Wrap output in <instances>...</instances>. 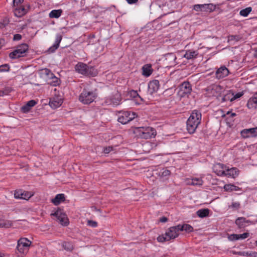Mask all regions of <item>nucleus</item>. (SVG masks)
I'll return each mask as SVG.
<instances>
[{"label":"nucleus","mask_w":257,"mask_h":257,"mask_svg":"<svg viewBox=\"0 0 257 257\" xmlns=\"http://www.w3.org/2000/svg\"><path fill=\"white\" fill-rule=\"evenodd\" d=\"M201 120V113L196 110H193L186 122V128L189 134L195 133Z\"/></svg>","instance_id":"1"},{"label":"nucleus","mask_w":257,"mask_h":257,"mask_svg":"<svg viewBox=\"0 0 257 257\" xmlns=\"http://www.w3.org/2000/svg\"><path fill=\"white\" fill-rule=\"evenodd\" d=\"M179 232L180 230L179 229L178 225L171 227L167 231H166L164 234L159 235L157 237V240L159 242H163L164 241L174 239L179 236Z\"/></svg>","instance_id":"2"},{"label":"nucleus","mask_w":257,"mask_h":257,"mask_svg":"<svg viewBox=\"0 0 257 257\" xmlns=\"http://www.w3.org/2000/svg\"><path fill=\"white\" fill-rule=\"evenodd\" d=\"M75 69L79 73L86 76H95L97 73L96 70L93 68L89 67L82 62H79L76 65Z\"/></svg>","instance_id":"3"},{"label":"nucleus","mask_w":257,"mask_h":257,"mask_svg":"<svg viewBox=\"0 0 257 257\" xmlns=\"http://www.w3.org/2000/svg\"><path fill=\"white\" fill-rule=\"evenodd\" d=\"M96 96V94L93 91L84 89L79 96V100L83 104H90L94 100Z\"/></svg>","instance_id":"4"},{"label":"nucleus","mask_w":257,"mask_h":257,"mask_svg":"<svg viewBox=\"0 0 257 257\" xmlns=\"http://www.w3.org/2000/svg\"><path fill=\"white\" fill-rule=\"evenodd\" d=\"M136 132L139 137L145 139L151 138L156 135L155 130L151 127H138Z\"/></svg>","instance_id":"5"},{"label":"nucleus","mask_w":257,"mask_h":257,"mask_svg":"<svg viewBox=\"0 0 257 257\" xmlns=\"http://www.w3.org/2000/svg\"><path fill=\"white\" fill-rule=\"evenodd\" d=\"M28 48L29 46L27 44H22L18 46L16 49L9 54V57L13 59L24 57L26 55Z\"/></svg>","instance_id":"6"},{"label":"nucleus","mask_w":257,"mask_h":257,"mask_svg":"<svg viewBox=\"0 0 257 257\" xmlns=\"http://www.w3.org/2000/svg\"><path fill=\"white\" fill-rule=\"evenodd\" d=\"M137 116V114L134 112L122 111L119 112L117 120L119 122L124 124L134 119Z\"/></svg>","instance_id":"7"},{"label":"nucleus","mask_w":257,"mask_h":257,"mask_svg":"<svg viewBox=\"0 0 257 257\" xmlns=\"http://www.w3.org/2000/svg\"><path fill=\"white\" fill-rule=\"evenodd\" d=\"M223 90V88L221 86L215 84L208 86L205 89V90L207 92L206 94H207L208 96H214L217 98L219 96H220V95Z\"/></svg>","instance_id":"8"},{"label":"nucleus","mask_w":257,"mask_h":257,"mask_svg":"<svg viewBox=\"0 0 257 257\" xmlns=\"http://www.w3.org/2000/svg\"><path fill=\"white\" fill-rule=\"evenodd\" d=\"M31 242L26 238H21L18 241L17 249L19 252L25 253L28 250Z\"/></svg>","instance_id":"9"},{"label":"nucleus","mask_w":257,"mask_h":257,"mask_svg":"<svg viewBox=\"0 0 257 257\" xmlns=\"http://www.w3.org/2000/svg\"><path fill=\"white\" fill-rule=\"evenodd\" d=\"M51 215L55 216L58 221L62 225L67 226L68 224V219L62 210L58 209Z\"/></svg>","instance_id":"10"},{"label":"nucleus","mask_w":257,"mask_h":257,"mask_svg":"<svg viewBox=\"0 0 257 257\" xmlns=\"http://www.w3.org/2000/svg\"><path fill=\"white\" fill-rule=\"evenodd\" d=\"M192 91L191 85L189 82H184L179 86L178 95L180 97H184L189 94Z\"/></svg>","instance_id":"11"},{"label":"nucleus","mask_w":257,"mask_h":257,"mask_svg":"<svg viewBox=\"0 0 257 257\" xmlns=\"http://www.w3.org/2000/svg\"><path fill=\"white\" fill-rule=\"evenodd\" d=\"M241 136L243 138L255 137L257 136V127L244 129L240 132Z\"/></svg>","instance_id":"12"},{"label":"nucleus","mask_w":257,"mask_h":257,"mask_svg":"<svg viewBox=\"0 0 257 257\" xmlns=\"http://www.w3.org/2000/svg\"><path fill=\"white\" fill-rule=\"evenodd\" d=\"M226 167L222 164L217 163L213 165V171L218 176H224Z\"/></svg>","instance_id":"13"},{"label":"nucleus","mask_w":257,"mask_h":257,"mask_svg":"<svg viewBox=\"0 0 257 257\" xmlns=\"http://www.w3.org/2000/svg\"><path fill=\"white\" fill-rule=\"evenodd\" d=\"M235 223L239 228H243L252 224V222L243 217H240L235 220Z\"/></svg>","instance_id":"14"},{"label":"nucleus","mask_w":257,"mask_h":257,"mask_svg":"<svg viewBox=\"0 0 257 257\" xmlns=\"http://www.w3.org/2000/svg\"><path fill=\"white\" fill-rule=\"evenodd\" d=\"M33 194L29 192L23 191L21 190H16L14 193V197L17 199H22L27 200L29 199Z\"/></svg>","instance_id":"15"},{"label":"nucleus","mask_w":257,"mask_h":257,"mask_svg":"<svg viewBox=\"0 0 257 257\" xmlns=\"http://www.w3.org/2000/svg\"><path fill=\"white\" fill-rule=\"evenodd\" d=\"M121 101L120 94L119 93H116L113 96L108 98L106 100V102L109 103L113 106H117L119 104Z\"/></svg>","instance_id":"16"},{"label":"nucleus","mask_w":257,"mask_h":257,"mask_svg":"<svg viewBox=\"0 0 257 257\" xmlns=\"http://www.w3.org/2000/svg\"><path fill=\"white\" fill-rule=\"evenodd\" d=\"M228 74V70L225 66H221L216 70L215 76L217 79H220L227 76Z\"/></svg>","instance_id":"17"},{"label":"nucleus","mask_w":257,"mask_h":257,"mask_svg":"<svg viewBox=\"0 0 257 257\" xmlns=\"http://www.w3.org/2000/svg\"><path fill=\"white\" fill-rule=\"evenodd\" d=\"M238 170L236 168H229L226 166L224 176L234 178L238 176Z\"/></svg>","instance_id":"18"},{"label":"nucleus","mask_w":257,"mask_h":257,"mask_svg":"<svg viewBox=\"0 0 257 257\" xmlns=\"http://www.w3.org/2000/svg\"><path fill=\"white\" fill-rule=\"evenodd\" d=\"M159 88V82L157 80L150 81L148 84V89L150 93L153 94L158 91Z\"/></svg>","instance_id":"19"},{"label":"nucleus","mask_w":257,"mask_h":257,"mask_svg":"<svg viewBox=\"0 0 257 257\" xmlns=\"http://www.w3.org/2000/svg\"><path fill=\"white\" fill-rule=\"evenodd\" d=\"M247 106L249 109L257 108V93L248 99L247 103Z\"/></svg>","instance_id":"20"},{"label":"nucleus","mask_w":257,"mask_h":257,"mask_svg":"<svg viewBox=\"0 0 257 257\" xmlns=\"http://www.w3.org/2000/svg\"><path fill=\"white\" fill-rule=\"evenodd\" d=\"M153 70L152 68V65L150 64H147L144 65L142 67V75L145 77L150 76Z\"/></svg>","instance_id":"21"},{"label":"nucleus","mask_w":257,"mask_h":257,"mask_svg":"<svg viewBox=\"0 0 257 257\" xmlns=\"http://www.w3.org/2000/svg\"><path fill=\"white\" fill-rule=\"evenodd\" d=\"M62 100L61 99L53 98H51L49 102V105L52 108H56L62 104Z\"/></svg>","instance_id":"22"},{"label":"nucleus","mask_w":257,"mask_h":257,"mask_svg":"<svg viewBox=\"0 0 257 257\" xmlns=\"http://www.w3.org/2000/svg\"><path fill=\"white\" fill-rule=\"evenodd\" d=\"M156 146L157 145L154 143L147 142L143 144L142 147L143 151L145 153H149L151 150L155 148Z\"/></svg>","instance_id":"23"},{"label":"nucleus","mask_w":257,"mask_h":257,"mask_svg":"<svg viewBox=\"0 0 257 257\" xmlns=\"http://www.w3.org/2000/svg\"><path fill=\"white\" fill-rule=\"evenodd\" d=\"M14 15L17 17H21L26 13V10L23 6L15 7Z\"/></svg>","instance_id":"24"},{"label":"nucleus","mask_w":257,"mask_h":257,"mask_svg":"<svg viewBox=\"0 0 257 257\" xmlns=\"http://www.w3.org/2000/svg\"><path fill=\"white\" fill-rule=\"evenodd\" d=\"M64 201L65 195L64 194H58L52 200V203L55 205H58L61 202H64Z\"/></svg>","instance_id":"25"},{"label":"nucleus","mask_w":257,"mask_h":257,"mask_svg":"<svg viewBox=\"0 0 257 257\" xmlns=\"http://www.w3.org/2000/svg\"><path fill=\"white\" fill-rule=\"evenodd\" d=\"M62 40V36L60 35H57L56 37L54 44L51 47L49 50L51 52L55 51L59 46V44Z\"/></svg>","instance_id":"26"},{"label":"nucleus","mask_w":257,"mask_h":257,"mask_svg":"<svg viewBox=\"0 0 257 257\" xmlns=\"http://www.w3.org/2000/svg\"><path fill=\"white\" fill-rule=\"evenodd\" d=\"M223 188L225 191L227 192L238 191L241 190V189L238 186L230 184H225Z\"/></svg>","instance_id":"27"},{"label":"nucleus","mask_w":257,"mask_h":257,"mask_svg":"<svg viewBox=\"0 0 257 257\" xmlns=\"http://www.w3.org/2000/svg\"><path fill=\"white\" fill-rule=\"evenodd\" d=\"M176 57L175 55L173 53L168 54L166 56V60L168 62V64L171 66L176 64Z\"/></svg>","instance_id":"28"},{"label":"nucleus","mask_w":257,"mask_h":257,"mask_svg":"<svg viewBox=\"0 0 257 257\" xmlns=\"http://www.w3.org/2000/svg\"><path fill=\"white\" fill-rule=\"evenodd\" d=\"M201 11L212 12L215 10V7L212 4L201 5Z\"/></svg>","instance_id":"29"},{"label":"nucleus","mask_w":257,"mask_h":257,"mask_svg":"<svg viewBox=\"0 0 257 257\" xmlns=\"http://www.w3.org/2000/svg\"><path fill=\"white\" fill-rule=\"evenodd\" d=\"M178 227L180 231H185L187 232H191L193 230V227L190 225L187 224H184L183 225L179 224Z\"/></svg>","instance_id":"30"},{"label":"nucleus","mask_w":257,"mask_h":257,"mask_svg":"<svg viewBox=\"0 0 257 257\" xmlns=\"http://www.w3.org/2000/svg\"><path fill=\"white\" fill-rule=\"evenodd\" d=\"M209 210L207 208L201 209L196 212L197 216L201 218H204L208 216Z\"/></svg>","instance_id":"31"},{"label":"nucleus","mask_w":257,"mask_h":257,"mask_svg":"<svg viewBox=\"0 0 257 257\" xmlns=\"http://www.w3.org/2000/svg\"><path fill=\"white\" fill-rule=\"evenodd\" d=\"M62 13V11L60 9L59 10H52L49 13V17L51 18H58L61 15Z\"/></svg>","instance_id":"32"},{"label":"nucleus","mask_w":257,"mask_h":257,"mask_svg":"<svg viewBox=\"0 0 257 257\" xmlns=\"http://www.w3.org/2000/svg\"><path fill=\"white\" fill-rule=\"evenodd\" d=\"M203 182L201 178H192L188 183L193 186H201L203 184Z\"/></svg>","instance_id":"33"},{"label":"nucleus","mask_w":257,"mask_h":257,"mask_svg":"<svg viewBox=\"0 0 257 257\" xmlns=\"http://www.w3.org/2000/svg\"><path fill=\"white\" fill-rule=\"evenodd\" d=\"M197 55V53L195 51H188L185 54L184 57L187 59H191L195 58Z\"/></svg>","instance_id":"34"},{"label":"nucleus","mask_w":257,"mask_h":257,"mask_svg":"<svg viewBox=\"0 0 257 257\" xmlns=\"http://www.w3.org/2000/svg\"><path fill=\"white\" fill-rule=\"evenodd\" d=\"M12 225V222L10 220L0 219V227L9 228Z\"/></svg>","instance_id":"35"},{"label":"nucleus","mask_w":257,"mask_h":257,"mask_svg":"<svg viewBox=\"0 0 257 257\" xmlns=\"http://www.w3.org/2000/svg\"><path fill=\"white\" fill-rule=\"evenodd\" d=\"M233 93L229 92L227 93L226 94L224 95L223 97H221V101L222 102H225L228 100H229L230 101H233V99H231V97H232Z\"/></svg>","instance_id":"36"},{"label":"nucleus","mask_w":257,"mask_h":257,"mask_svg":"<svg viewBox=\"0 0 257 257\" xmlns=\"http://www.w3.org/2000/svg\"><path fill=\"white\" fill-rule=\"evenodd\" d=\"M251 11V8L248 7L244 9L241 10L239 14L243 17H246Z\"/></svg>","instance_id":"37"},{"label":"nucleus","mask_w":257,"mask_h":257,"mask_svg":"<svg viewBox=\"0 0 257 257\" xmlns=\"http://www.w3.org/2000/svg\"><path fill=\"white\" fill-rule=\"evenodd\" d=\"M233 210H237L240 207V204L239 202H232L231 204L228 206Z\"/></svg>","instance_id":"38"},{"label":"nucleus","mask_w":257,"mask_h":257,"mask_svg":"<svg viewBox=\"0 0 257 257\" xmlns=\"http://www.w3.org/2000/svg\"><path fill=\"white\" fill-rule=\"evenodd\" d=\"M44 73L46 75H47L49 78H54L57 80V82H58V78L56 77L54 74L52 73L51 70H50L48 69H44Z\"/></svg>","instance_id":"39"},{"label":"nucleus","mask_w":257,"mask_h":257,"mask_svg":"<svg viewBox=\"0 0 257 257\" xmlns=\"http://www.w3.org/2000/svg\"><path fill=\"white\" fill-rule=\"evenodd\" d=\"M130 96L133 98H137V97H139L141 99V101H144V100L142 98V97H141L139 94L138 93L137 91H135V90H132L131 91H130Z\"/></svg>","instance_id":"40"},{"label":"nucleus","mask_w":257,"mask_h":257,"mask_svg":"<svg viewBox=\"0 0 257 257\" xmlns=\"http://www.w3.org/2000/svg\"><path fill=\"white\" fill-rule=\"evenodd\" d=\"M249 236V233L247 232H245L240 234H236V237H237V240L240 239H244L247 238Z\"/></svg>","instance_id":"41"},{"label":"nucleus","mask_w":257,"mask_h":257,"mask_svg":"<svg viewBox=\"0 0 257 257\" xmlns=\"http://www.w3.org/2000/svg\"><path fill=\"white\" fill-rule=\"evenodd\" d=\"M23 2L24 0H13V6L14 7H21Z\"/></svg>","instance_id":"42"},{"label":"nucleus","mask_w":257,"mask_h":257,"mask_svg":"<svg viewBox=\"0 0 257 257\" xmlns=\"http://www.w3.org/2000/svg\"><path fill=\"white\" fill-rule=\"evenodd\" d=\"M160 175L162 177H168L170 175V171L167 169L163 170L160 172Z\"/></svg>","instance_id":"43"},{"label":"nucleus","mask_w":257,"mask_h":257,"mask_svg":"<svg viewBox=\"0 0 257 257\" xmlns=\"http://www.w3.org/2000/svg\"><path fill=\"white\" fill-rule=\"evenodd\" d=\"M239 39V37L237 35H230L228 37V41H238Z\"/></svg>","instance_id":"44"},{"label":"nucleus","mask_w":257,"mask_h":257,"mask_svg":"<svg viewBox=\"0 0 257 257\" xmlns=\"http://www.w3.org/2000/svg\"><path fill=\"white\" fill-rule=\"evenodd\" d=\"M10 69L9 66L7 64L2 65L0 67V72L9 71Z\"/></svg>","instance_id":"45"},{"label":"nucleus","mask_w":257,"mask_h":257,"mask_svg":"<svg viewBox=\"0 0 257 257\" xmlns=\"http://www.w3.org/2000/svg\"><path fill=\"white\" fill-rule=\"evenodd\" d=\"M243 92H238L237 93H236L235 94H234V93H233V95H232V97H231V99H233V100L238 98H240L241 96H242L243 95Z\"/></svg>","instance_id":"46"},{"label":"nucleus","mask_w":257,"mask_h":257,"mask_svg":"<svg viewBox=\"0 0 257 257\" xmlns=\"http://www.w3.org/2000/svg\"><path fill=\"white\" fill-rule=\"evenodd\" d=\"M87 224L91 227H95L97 226V223L93 220H88Z\"/></svg>","instance_id":"47"},{"label":"nucleus","mask_w":257,"mask_h":257,"mask_svg":"<svg viewBox=\"0 0 257 257\" xmlns=\"http://www.w3.org/2000/svg\"><path fill=\"white\" fill-rule=\"evenodd\" d=\"M228 238L230 241H235L237 240L236 234H232L228 236Z\"/></svg>","instance_id":"48"},{"label":"nucleus","mask_w":257,"mask_h":257,"mask_svg":"<svg viewBox=\"0 0 257 257\" xmlns=\"http://www.w3.org/2000/svg\"><path fill=\"white\" fill-rule=\"evenodd\" d=\"M21 109L23 112L26 113L28 112L30 110L31 108L26 104L23 106Z\"/></svg>","instance_id":"49"},{"label":"nucleus","mask_w":257,"mask_h":257,"mask_svg":"<svg viewBox=\"0 0 257 257\" xmlns=\"http://www.w3.org/2000/svg\"><path fill=\"white\" fill-rule=\"evenodd\" d=\"M36 104V101L34 100H31L27 102V104L31 108L33 107Z\"/></svg>","instance_id":"50"},{"label":"nucleus","mask_w":257,"mask_h":257,"mask_svg":"<svg viewBox=\"0 0 257 257\" xmlns=\"http://www.w3.org/2000/svg\"><path fill=\"white\" fill-rule=\"evenodd\" d=\"M112 150V147L111 146H108L104 148L103 152L105 154H108Z\"/></svg>","instance_id":"51"},{"label":"nucleus","mask_w":257,"mask_h":257,"mask_svg":"<svg viewBox=\"0 0 257 257\" xmlns=\"http://www.w3.org/2000/svg\"><path fill=\"white\" fill-rule=\"evenodd\" d=\"M194 10L196 11H201V5H195L194 6Z\"/></svg>","instance_id":"52"},{"label":"nucleus","mask_w":257,"mask_h":257,"mask_svg":"<svg viewBox=\"0 0 257 257\" xmlns=\"http://www.w3.org/2000/svg\"><path fill=\"white\" fill-rule=\"evenodd\" d=\"M22 38V36L20 34H15L14 36V40L16 41H18L21 40Z\"/></svg>","instance_id":"53"},{"label":"nucleus","mask_w":257,"mask_h":257,"mask_svg":"<svg viewBox=\"0 0 257 257\" xmlns=\"http://www.w3.org/2000/svg\"><path fill=\"white\" fill-rule=\"evenodd\" d=\"M167 220L168 218L166 217H162L160 219V221L163 223L167 222Z\"/></svg>","instance_id":"54"},{"label":"nucleus","mask_w":257,"mask_h":257,"mask_svg":"<svg viewBox=\"0 0 257 257\" xmlns=\"http://www.w3.org/2000/svg\"><path fill=\"white\" fill-rule=\"evenodd\" d=\"M138 0H126L127 2L130 4L136 3Z\"/></svg>","instance_id":"55"},{"label":"nucleus","mask_w":257,"mask_h":257,"mask_svg":"<svg viewBox=\"0 0 257 257\" xmlns=\"http://www.w3.org/2000/svg\"><path fill=\"white\" fill-rule=\"evenodd\" d=\"M5 43V40L3 39H0V48L4 45Z\"/></svg>","instance_id":"56"},{"label":"nucleus","mask_w":257,"mask_h":257,"mask_svg":"<svg viewBox=\"0 0 257 257\" xmlns=\"http://www.w3.org/2000/svg\"><path fill=\"white\" fill-rule=\"evenodd\" d=\"M227 115H229L230 114V116H231V117H233V116L236 115V114L235 113H232V112L231 113L229 111L227 112Z\"/></svg>","instance_id":"57"},{"label":"nucleus","mask_w":257,"mask_h":257,"mask_svg":"<svg viewBox=\"0 0 257 257\" xmlns=\"http://www.w3.org/2000/svg\"><path fill=\"white\" fill-rule=\"evenodd\" d=\"M240 255H245V254H246V255H252V254L251 253H248V252H246L245 253V252H243L242 253H240Z\"/></svg>","instance_id":"58"},{"label":"nucleus","mask_w":257,"mask_h":257,"mask_svg":"<svg viewBox=\"0 0 257 257\" xmlns=\"http://www.w3.org/2000/svg\"><path fill=\"white\" fill-rule=\"evenodd\" d=\"M68 243H67V242H64L63 244V247L65 248H66V245L68 244Z\"/></svg>","instance_id":"59"},{"label":"nucleus","mask_w":257,"mask_h":257,"mask_svg":"<svg viewBox=\"0 0 257 257\" xmlns=\"http://www.w3.org/2000/svg\"><path fill=\"white\" fill-rule=\"evenodd\" d=\"M66 249L67 250H70L71 249V247H68V246H66Z\"/></svg>","instance_id":"60"},{"label":"nucleus","mask_w":257,"mask_h":257,"mask_svg":"<svg viewBox=\"0 0 257 257\" xmlns=\"http://www.w3.org/2000/svg\"><path fill=\"white\" fill-rule=\"evenodd\" d=\"M0 257H3V254L0 252Z\"/></svg>","instance_id":"61"},{"label":"nucleus","mask_w":257,"mask_h":257,"mask_svg":"<svg viewBox=\"0 0 257 257\" xmlns=\"http://www.w3.org/2000/svg\"><path fill=\"white\" fill-rule=\"evenodd\" d=\"M255 56L257 57V50L255 51Z\"/></svg>","instance_id":"62"},{"label":"nucleus","mask_w":257,"mask_h":257,"mask_svg":"<svg viewBox=\"0 0 257 257\" xmlns=\"http://www.w3.org/2000/svg\"><path fill=\"white\" fill-rule=\"evenodd\" d=\"M255 244L257 246V240L255 242Z\"/></svg>","instance_id":"63"},{"label":"nucleus","mask_w":257,"mask_h":257,"mask_svg":"<svg viewBox=\"0 0 257 257\" xmlns=\"http://www.w3.org/2000/svg\"><path fill=\"white\" fill-rule=\"evenodd\" d=\"M254 253L257 255V253L254 252Z\"/></svg>","instance_id":"64"}]
</instances>
